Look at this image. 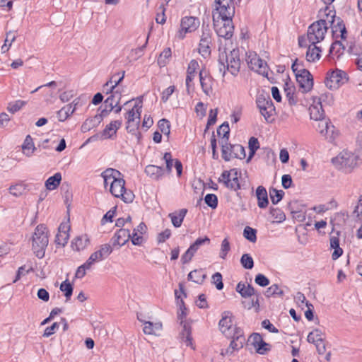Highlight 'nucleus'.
I'll list each match as a JSON object with an SVG mask.
<instances>
[{
    "label": "nucleus",
    "mask_w": 362,
    "mask_h": 362,
    "mask_svg": "<svg viewBox=\"0 0 362 362\" xmlns=\"http://www.w3.org/2000/svg\"><path fill=\"white\" fill-rule=\"evenodd\" d=\"M294 300L301 310H303L305 308H307L304 312L305 317H314V306L306 300L303 293L297 292L294 296Z\"/></svg>",
    "instance_id": "nucleus-19"
},
{
    "label": "nucleus",
    "mask_w": 362,
    "mask_h": 362,
    "mask_svg": "<svg viewBox=\"0 0 362 362\" xmlns=\"http://www.w3.org/2000/svg\"><path fill=\"white\" fill-rule=\"evenodd\" d=\"M240 51L238 49H233L228 56L226 69L233 76H237L240 71Z\"/></svg>",
    "instance_id": "nucleus-12"
},
{
    "label": "nucleus",
    "mask_w": 362,
    "mask_h": 362,
    "mask_svg": "<svg viewBox=\"0 0 362 362\" xmlns=\"http://www.w3.org/2000/svg\"><path fill=\"white\" fill-rule=\"evenodd\" d=\"M175 296L177 300V304L180 305V311L177 312V317H184L187 315V308L185 305L183 299L181 298L180 295L178 294L177 291H175Z\"/></svg>",
    "instance_id": "nucleus-54"
},
{
    "label": "nucleus",
    "mask_w": 362,
    "mask_h": 362,
    "mask_svg": "<svg viewBox=\"0 0 362 362\" xmlns=\"http://www.w3.org/2000/svg\"><path fill=\"white\" fill-rule=\"evenodd\" d=\"M297 204V201L291 202L288 204V208L291 210V213L293 214L294 218L303 221L305 219V212H303L301 210H298L296 207Z\"/></svg>",
    "instance_id": "nucleus-41"
},
{
    "label": "nucleus",
    "mask_w": 362,
    "mask_h": 362,
    "mask_svg": "<svg viewBox=\"0 0 362 362\" xmlns=\"http://www.w3.org/2000/svg\"><path fill=\"white\" fill-rule=\"evenodd\" d=\"M265 296L267 297L270 296H283L284 291L281 289L277 284H273L269 287L265 291Z\"/></svg>",
    "instance_id": "nucleus-48"
},
{
    "label": "nucleus",
    "mask_w": 362,
    "mask_h": 362,
    "mask_svg": "<svg viewBox=\"0 0 362 362\" xmlns=\"http://www.w3.org/2000/svg\"><path fill=\"white\" fill-rule=\"evenodd\" d=\"M180 325L182 326V330L179 334L180 340L184 342L187 346H190L192 349H194L190 323L182 319Z\"/></svg>",
    "instance_id": "nucleus-17"
},
{
    "label": "nucleus",
    "mask_w": 362,
    "mask_h": 362,
    "mask_svg": "<svg viewBox=\"0 0 362 362\" xmlns=\"http://www.w3.org/2000/svg\"><path fill=\"white\" fill-rule=\"evenodd\" d=\"M187 211V209H182L178 211L177 214L175 213L169 214L168 216L170 218L174 227L179 228L182 226Z\"/></svg>",
    "instance_id": "nucleus-30"
},
{
    "label": "nucleus",
    "mask_w": 362,
    "mask_h": 362,
    "mask_svg": "<svg viewBox=\"0 0 362 362\" xmlns=\"http://www.w3.org/2000/svg\"><path fill=\"white\" fill-rule=\"evenodd\" d=\"M158 127L162 134L167 136L168 138L169 137L170 134V123L167 119L163 118L160 119L158 122Z\"/></svg>",
    "instance_id": "nucleus-47"
},
{
    "label": "nucleus",
    "mask_w": 362,
    "mask_h": 362,
    "mask_svg": "<svg viewBox=\"0 0 362 362\" xmlns=\"http://www.w3.org/2000/svg\"><path fill=\"white\" fill-rule=\"evenodd\" d=\"M295 91H296V87L295 86H291V89L286 90L284 91L286 93V96L288 98V104L290 105H295L297 104V99L295 98Z\"/></svg>",
    "instance_id": "nucleus-59"
},
{
    "label": "nucleus",
    "mask_w": 362,
    "mask_h": 362,
    "mask_svg": "<svg viewBox=\"0 0 362 362\" xmlns=\"http://www.w3.org/2000/svg\"><path fill=\"white\" fill-rule=\"evenodd\" d=\"M206 278V274L202 269H194L187 275V279L198 284H202Z\"/></svg>",
    "instance_id": "nucleus-32"
},
{
    "label": "nucleus",
    "mask_w": 362,
    "mask_h": 362,
    "mask_svg": "<svg viewBox=\"0 0 362 362\" xmlns=\"http://www.w3.org/2000/svg\"><path fill=\"white\" fill-rule=\"evenodd\" d=\"M235 289L243 298L251 297L252 296L256 295L257 293L252 285L247 284V286H245V284L242 282H239L237 284Z\"/></svg>",
    "instance_id": "nucleus-28"
},
{
    "label": "nucleus",
    "mask_w": 362,
    "mask_h": 362,
    "mask_svg": "<svg viewBox=\"0 0 362 362\" xmlns=\"http://www.w3.org/2000/svg\"><path fill=\"white\" fill-rule=\"evenodd\" d=\"M210 242V238L205 235L204 237L198 238L192 244L190 245V247H192V250L193 249L197 252L201 246L205 244L209 245Z\"/></svg>",
    "instance_id": "nucleus-53"
},
{
    "label": "nucleus",
    "mask_w": 362,
    "mask_h": 362,
    "mask_svg": "<svg viewBox=\"0 0 362 362\" xmlns=\"http://www.w3.org/2000/svg\"><path fill=\"white\" fill-rule=\"evenodd\" d=\"M163 160L165 162V173L170 175L172 173L173 166H174L175 159L173 158L170 152H165L163 154Z\"/></svg>",
    "instance_id": "nucleus-46"
},
{
    "label": "nucleus",
    "mask_w": 362,
    "mask_h": 362,
    "mask_svg": "<svg viewBox=\"0 0 362 362\" xmlns=\"http://www.w3.org/2000/svg\"><path fill=\"white\" fill-rule=\"evenodd\" d=\"M199 63L196 59H192L188 64L185 80L187 87L186 90L188 94H189V83L194 80L197 69L199 68Z\"/></svg>",
    "instance_id": "nucleus-26"
},
{
    "label": "nucleus",
    "mask_w": 362,
    "mask_h": 362,
    "mask_svg": "<svg viewBox=\"0 0 362 362\" xmlns=\"http://www.w3.org/2000/svg\"><path fill=\"white\" fill-rule=\"evenodd\" d=\"M325 15L327 18L330 17V19H328V23H329V26L328 27L331 28L332 31L333 27L335 26V23L338 17L336 16V11L334 9L328 10L327 11L325 12Z\"/></svg>",
    "instance_id": "nucleus-61"
},
{
    "label": "nucleus",
    "mask_w": 362,
    "mask_h": 362,
    "mask_svg": "<svg viewBox=\"0 0 362 362\" xmlns=\"http://www.w3.org/2000/svg\"><path fill=\"white\" fill-rule=\"evenodd\" d=\"M62 181V175L60 173H56L52 176H50L45 181V187L49 190H54L57 189Z\"/></svg>",
    "instance_id": "nucleus-33"
},
{
    "label": "nucleus",
    "mask_w": 362,
    "mask_h": 362,
    "mask_svg": "<svg viewBox=\"0 0 362 362\" xmlns=\"http://www.w3.org/2000/svg\"><path fill=\"white\" fill-rule=\"evenodd\" d=\"M358 157L351 153L343 152L339 156L332 158V162L337 160L341 167L354 168L357 164Z\"/></svg>",
    "instance_id": "nucleus-15"
},
{
    "label": "nucleus",
    "mask_w": 362,
    "mask_h": 362,
    "mask_svg": "<svg viewBox=\"0 0 362 362\" xmlns=\"http://www.w3.org/2000/svg\"><path fill=\"white\" fill-rule=\"evenodd\" d=\"M214 21V26L216 30V34L218 37L225 38L226 40L230 39L233 35L234 31V25L233 24V20L223 21V24L221 27L217 28V24L216 23L215 18H213Z\"/></svg>",
    "instance_id": "nucleus-16"
},
{
    "label": "nucleus",
    "mask_w": 362,
    "mask_h": 362,
    "mask_svg": "<svg viewBox=\"0 0 362 362\" xmlns=\"http://www.w3.org/2000/svg\"><path fill=\"white\" fill-rule=\"evenodd\" d=\"M295 76L300 88L303 89V93H308L313 89L314 79L308 69L304 68L301 69L300 72L296 74Z\"/></svg>",
    "instance_id": "nucleus-8"
},
{
    "label": "nucleus",
    "mask_w": 362,
    "mask_h": 362,
    "mask_svg": "<svg viewBox=\"0 0 362 362\" xmlns=\"http://www.w3.org/2000/svg\"><path fill=\"white\" fill-rule=\"evenodd\" d=\"M199 20L198 18L193 16H185L181 20V29L179 30L178 37L183 39L187 33H191L195 30L199 25Z\"/></svg>",
    "instance_id": "nucleus-11"
},
{
    "label": "nucleus",
    "mask_w": 362,
    "mask_h": 362,
    "mask_svg": "<svg viewBox=\"0 0 362 362\" xmlns=\"http://www.w3.org/2000/svg\"><path fill=\"white\" fill-rule=\"evenodd\" d=\"M122 173L114 168H107L101 173V177L104 180V187L106 188L109 180H112L110 184V191H115V187H119L124 189L125 180L120 177Z\"/></svg>",
    "instance_id": "nucleus-7"
},
{
    "label": "nucleus",
    "mask_w": 362,
    "mask_h": 362,
    "mask_svg": "<svg viewBox=\"0 0 362 362\" xmlns=\"http://www.w3.org/2000/svg\"><path fill=\"white\" fill-rule=\"evenodd\" d=\"M319 105H311L310 107V119L314 120H320L321 122L325 117V111L323 108L320 109V106Z\"/></svg>",
    "instance_id": "nucleus-35"
},
{
    "label": "nucleus",
    "mask_w": 362,
    "mask_h": 362,
    "mask_svg": "<svg viewBox=\"0 0 362 362\" xmlns=\"http://www.w3.org/2000/svg\"><path fill=\"white\" fill-rule=\"evenodd\" d=\"M60 290L64 293L66 297V301H69L73 294L74 286L68 279L62 281L60 285Z\"/></svg>",
    "instance_id": "nucleus-38"
},
{
    "label": "nucleus",
    "mask_w": 362,
    "mask_h": 362,
    "mask_svg": "<svg viewBox=\"0 0 362 362\" xmlns=\"http://www.w3.org/2000/svg\"><path fill=\"white\" fill-rule=\"evenodd\" d=\"M195 253L196 251L193 249L192 250V247L189 246L181 257L182 263L183 264L189 263L192 260Z\"/></svg>",
    "instance_id": "nucleus-62"
},
{
    "label": "nucleus",
    "mask_w": 362,
    "mask_h": 362,
    "mask_svg": "<svg viewBox=\"0 0 362 362\" xmlns=\"http://www.w3.org/2000/svg\"><path fill=\"white\" fill-rule=\"evenodd\" d=\"M322 332L319 329H315L308 335L307 340L309 343L315 344L320 341H322Z\"/></svg>",
    "instance_id": "nucleus-49"
},
{
    "label": "nucleus",
    "mask_w": 362,
    "mask_h": 362,
    "mask_svg": "<svg viewBox=\"0 0 362 362\" xmlns=\"http://www.w3.org/2000/svg\"><path fill=\"white\" fill-rule=\"evenodd\" d=\"M89 238L87 235L83 236H77L71 241V247L73 250L80 251L83 250L89 244Z\"/></svg>",
    "instance_id": "nucleus-31"
},
{
    "label": "nucleus",
    "mask_w": 362,
    "mask_h": 362,
    "mask_svg": "<svg viewBox=\"0 0 362 362\" xmlns=\"http://www.w3.org/2000/svg\"><path fill=\"white\" fill-rule=\"evenodd\" d=\"M226 154L228 159L224 160L225 161L230 160L231 158L238 159H244L246 156L245 148L240 144H231L227 142Z\"/></svg>",
    "instance_id": "nucleus-18"
},
{
    "label": "nucleus",
    "mask_w": 362,
    "mask_h": 362,
    "mask_svg": "<svg viewBox=\"0 0 362 362\" xmlns=\"http://www.w3.org/2000/svg\"><path fill=\"white\" fill-rule=\"evenodd\" d=\"M199 77L202 91L209 96L213 90L214 78L205 68H202L200 70Z\"/></svg>",
    "instance_id": "nucleus-13"
},
{
    "label": "nucleus",
    "mask_w": 362,
    "mask_h": 362,
    "mask_svg": "<svg viewBox=\"0 0 362 362\" xmlns=\"http://www.w3.org/2000/svg\"><path fill=\"white\" fill-rule=\"evenodd\" d=\"M145 173L154 180H160L165 175V170L163 166L156 165H148L145 168Z\"/></svg>",
    "instance_id": "nucleus-24"
},
{
    "label": "nucleus",
    "mask_w": 362,
    "mask_h": 362,
    "mask_svg": "<svg viewBox=\"0 0 362 362\" xmlns=\"http://www.w3.org/2000/svg\"><path fill=\"white\" fill-rule=\"evenodd\" d=\"M103 120H100L96 115L93 118H88L82 124L81 130L82 132H87L91 129L97 127Z\"/></svg>",
    "instance_id": "nucleus-36"
},
{
    "label": "nucleus",
    "mask_w": 362,
    "mask_h": 362,
    "mask_svg": "<svg viewBox=\"0 0 362 362\" xmlns=\"http://www.w3.org/2000/svg\"><path fill=\"white\" fill-rule=\"evenodd\" d=\"M313 103H317L319 106H320V109H322V107L323 106V103L325 105H327L329 106H331L334 104V97L332 93H325L322 94L318 98H313Z\"/></svg>",
    "instance_id": "nucleus-34"
},
{
    "label": "nucleus",
    "mask_w": 362,
    "mask_h": 362,
    "mask_svg": "<svg viewBox=\"0 0 362 362\" xmlns=\"http://www.w3.org/2000/svg\"><path fill=\"white\" fill-rule=\"evenodd\" d=\"M71 228L68 223H62L58 228V233L55 236L54 242L57 245L64 247L69 238V231Z\"/></svg>",
    "instance_id": "nucleus-21"
},
{
    "label": "nucleus",
    "mask_w": 362,
    "mask_h": 362,
    "mask_svg": "<svg viewBox=\"0 0 362 362\" xmlns=\"http://www.w3.org/2000/svg\"><path fill=\"white\" fill-rule=\"evenodd\" d=\"M22 148L25 151L27 156H30L34 151L36 149L35 147L33 138L30 135H27L24 142L22 145Z\"/></svg>",
    "instance_id": "nucleus-39"
},
{
    "label": "nucleus",
    "mask_w": 362,
    "mask_h": 362,
    "mask_svg": "<svg viewBox=\"0 0 362 362\" xmlns=\"http://www.w3.org/2000/svg\"><path fill=\"white\" fill-rule=\"evenodd\" d=\"M233 3H222L221 5H216V8L213 11V16L214 12L218 13L219 17L223 21L233 20L235 16V7L230 8Z\"/></svg>",
    "instance_id": "nucleus-14"
},
{
    "label": "nucleus",
    "mask_w": 362,
    "mask_h": 362,
    "mask_svg": "<svg viewBox=\"0 0 362 362\" xmlns=\"http://www.w3.org/2000/svg\"><path fill=\"white\" fill-rule=\"evenodd\" d=\"M117 206H114L109 210L103 217L101 224L104 225L106 222H112L113 218L116 213Z\"/></svg>",
    "instance_id": "nucleus-64"
},
{
    "label": "nucleus",
    "mask_w": 362,
    "mask_h": 362,
    "mask_svg": "<svg viewBox=\"0 0 362 362\" xmlns=\"http://www.w3.org/2000/svg\"><path fill=\"white\" fill-rule=\"evenodd\" d=\"M139 321L143 324V331L145 334H154L159 335L160 332L163 329V324L159 320L145 321L142 318H138Z\"/></svg>",
    "instance_id": "nucleus-22"
},
{
    "label": "nucleus",
    "mask_w": 362,
    "mask_h": 362,
    "mask_svg": "<svg viewBox=\"0 0 362 362\" xmlns=\"http://www.w3.org/2000/svg\"><path fill=\"white\" fill-rule=\"evenodd\" d=\"M269 213L274 218L277 220L278 223H281L286 219L284 212L279 208L271 207Z\"/></svg>",
    "instance_id": "nucleus-50"
},
{
    "label": "nucleus",
    "mask_w": 362,
    "mask_h": 362,
    "mask_svg": "<svg viewBox=\"0 0 362 362\" xmlns=\"http://www.w3.org/2000/svg\"><path fill=\"white\" fill-rule=\"evenodd\" d=\"M319 127H322V129L320 130V134L325 136L327 139L332 141L335 139L334 136V129L335 127L333 124H332L331 122L329 121H322L319 124Z\"/></svg>",
    "instance_id": "nucleus-27"
},
{
    "label": "nucleus",
    "mask_w": 362,
    "mask_h": 362,
    "mask_svg": "<svg viewBox=\"0 0 362 362\" xmlns=\"http://www.w3.org/2000/svg\"><path fill=\"white\" fill-rule=\"evenodd\" d=\"M249 60L247 61L249 68L257 72L259 74L262 75L264 77H267L269 81L270 79L268 77V69L269 66L267 63L262 59L257 54H255L253 56L250 55L248 57Z\"/></svg>",
    "instance_id": "nucleus-9"
},
{
    "label": "nucleus",
    "mask_w": 362,
    "mask_h": 362,
    "mask_svg": "<svg viewBox=\"0 0 362 362\" xmlns=\"http://www.w3.org/2000/svg\"><path fill=\"white\" fill-rule=\"evenodd\" d=\"M211 40H200L199 45V52L204 58L210 56Z\"/></svg>",
    "instance_id": "nucleus-40"
},
{
    "label": "nucleus",
    "mask_w": 362,
    "mask_h": 362,
    "mask_svg": "<svg viewBox=\"0 0 362 362\" xmlns=\"http://www.w3.org/2000/svg\"><path fill=\"white\" fill-rule=\"evenodd\" d=\"M122 121L121 119L112 121L100 132V139H112L116 136L117 131L121 127Z\"/></svg>",
    "instance_id": "nucleus-23"
},
{
    "label": "nucleus",
    "mask_w": 362,
    "mask_h": 362,
    "mask_svg": "<svg viewBox=\"0 0 362 362\" xmlns=\"http://www.w3.org/2000/svg\"><path fill=\"white\" fill-rule=\"evenodd\" d=\"M172 55V51L170 47L164 49V50L160 54L158 59V63L161 66H164L166 64V59H169Z\"/></svg>",
    "instance_id": "nucleus-57"
},
{
    "label": "nucleus",
    "mask_w": 362,
    "mask_h": 362,
    "mask_svg": "<svg viewBox=\"0 0 362 362\" xmlns=\"http://www.w3.org/2000/svg\"><path fill=\"white\" fill-rule=\"evenodd\" d=\"M8 190L12 195L18 197L24 194L26 192L27 189L26 185L25 184H23V182H20L16 185H11Z\"/></svg>",
    "instance_id": "nucleus-43"
},
{
    "label": "nucleus",
    "mask_w": 362,
    "mask_h": 362,
    "mask_svg": "<svg viewBox=\"0 0 362 362\" xmlns=\"http://www.w3.org/2000/svg\"><path fill=\"white\" fill-rule=\"evenodd\" d=\"M124 74L125 71H123L122 72V75L119 76V79L117 81H115V84H113L109 89L107 90L106 94L110 93V95L107 97L104 101V108L101 110L100 113L96 115V117L100 120H103L104 117L108 116L109 114L114 110L113 101L116 95L119 93L117 90H115L116 87L123 81Z\"/></svg>",
    "instance_id": "nucleus-5"
},
{
    "label": "nucleus",
    "mask_w": 362,
    "mask_h": 362,
    "mask_svg": "<svg viewBox=\"0 0 362 362\" xmlns=\"http://www.w3.org/2000/svg\"><path fill=\"white\" fill-rule=\"evenodd\" d=\"M217 134L220 137L219 144L221 146L222 158L223 160L228 159L226 150L227 149L226 145L227 142L229 141L230 137V127L228 122H224L218 127Z\"/></svg>",
    "instance_id": "nucleus-10"
},
{
    "label": "nucleus",
    "mask_w": 362,
    "mask_h": 362,
    "mask_svg": "<svg viewBox=\"0 0 362 362\" xmlns=\"http://www.w3.org/2000/svg\"><path fill=\"white\" fill-rule=\"evenodd\" d=\"M130 230L128 228H119L111 239L112 247L124 245L130 238Z\"/></svg>",
    "instance_id": "nucleus-20"
},
{
    "label": "nucleus",
    "mask_w": 362,
    "mask_h": 362,
    "mask_svg": "<svg viewBox=\"0 0 362 362\" xmlns=\"http://www.w3.org/2000/svg\"><path fill=\"white\" fill-rule=\"evenodd\" d=\"M212 282L215 284L217 290H222L223 288V276L220 272H216L212 275Z\"/></svg>",
    "instance_id": "nucleus-58"
},
{
    "label": "nucleus",
    "mask_w": 362,
    "mask_h": 362,
    "mask_svg": "<svg viewBox=\"0 0 362 362\" xmlns=\"http://www.w3.org/2000/svg\"><path fill=\"white\" fill-rule=\"evenodd\" d=\"M48 233V228L45 224H39L35 229L32 237V249L38 258L45 256L49 243Z\"/></svg>",
    "instance_id": "nucleus-2"
},
{
    "label": "nucleus",
    "mask_w": 362,
    "mask_h": 362,
    "mask_svg": "<svg viewBox=\"0 0 362 362\" xmlns=\"http://www.w3.org/2000/svg\"><path fill=\"white\" fill-rule=\"evenodd\" d=\"M255 196L257 199V206L260 209H266L269 205L268 194L264 186H258L256 189Z\"/></svg>",
    "instance_id": "nucleus-25"
},
{
    "label": "nucleus",
    "mask_w": 362,
    "mask_h": 362,
    "mask_svg": "<svg viewBox=\"0 0 362 362\" xmlns=\"http://www.w3.org/2000/svg\"><path fill=\"white\" fill-rule=\"evenodd\" d=\"M218 182H223L227 188H234L231 184L230 171L224 170L218 178Z\"/></svg>",
    "instance_id": "nucleus-52"
},
{
    "label": "nucleus",
    "mask_w": 362,
    "mask_h": 362,
    "mask_svg": "<svg viewBox=\"0 0 362 362\" xmlns=\"http://www.w3.org/2000/svg\"><path fill=\"white\" fill-rule=\"evenodd\" d=\"M329 27L327 20L320 19L310 24L308 28V40L311 45H316L325 39Z\"/></svg>",
    "instance_id": "nucleus-3"
},
{
    "label": "nucleus",
    "mask_w": 362,
    "mask_h": 362,
    "mask_svg": "<svg viewBox=\"0 0 362 362\" xmlns=\"http://www.w3.org/2000/svg\"><path fill=\"white\" fill-rule=\"evenodd\" d=\"M242 267L245 269H252L254 267V260L251 255L244 253L240 259Z\"/></svg>",
    "instance_id": "nucleus-44"
},
{
    "label": "nucleus",
    "mask_w": 362,
    "mask_h": 362,
    "mask_svg": "<svg viewBox=\"0 0 362 362\" xmlns=\"http://www.w3.org/2000/svg\"><path fill=\"white\" fill-rule=\"evenodd\" d=\"M204 202L208 206L212 209H215L217 208L218 204V197L214 194H207L204 197Z\"/></svg>",
    "instance_id": "nucleus-51"
},
{
    "label": "nucleus",
    "mask_w": 362,
    "mask_h": 362,
    "mask_svg": "<svg viewBox=\"0 0 362 362\" xmlns=\"http://www.w3.org/2000/svg\"><path fill=\"white\" fill-rule=\"evenodd\" d=\"M285 192L282 189H277L273 187L269 188V197L274 205L277 204L284 197Z\"/></svg>",
    "instance_id": "nucleus-37"
},
{
    "label": "nucleus",
    "mask_w": 362,
    "mask_h": 362,
    "mask_svg": "<svg viewBox=\"0 0 362 362\" xmlns=\"http://www.w3.org/2000/svg\"><path fill=\"white\" fill-rule=\"evenodd\" d=\"M255 282L261 287H266L269 284L270 281L265 275L259 273L255 276Z\"/></svg>",
    "instance_id": "nucleus-60"
},
{
    "label": "nucleus",
    "mask_w": 362,
    "mask_h": 362,
    "mask_svg": "<svg viewBox=\"0 0 362 362\" xmlns=\"http://www.w3.org/2000/svg\"><path fill=\"white\" fill-rule=\"evenodd\" d=\"M221 332L227 337L232 339L229 347L226 349V354H232L234 351L243 346L245 339L243 331L237 327L233 318H221L218 323Z\"/></svg>",
    "instance_id": "nucleus-1"
},
{
    "label": "nucleus",
    "mask_w": 362,
    "mask_h": 362,
    "mask_svg": "<svg viewBox=\"0 0 362 362\" xmlns=\"http://www.w3.org/2000/svg\"><path fill=\"white\" fill-rule=\"evenodd\" d=\"M26 104V102L21 100H18L15 101L14 103H8V106L7 107V110L11 112L15 113L20 110Z\"/></svg>",
    "instance_id": "nucleus-55"
},
{
    "label": "nucleus",
    "mask_w": 362,
    "mask_h": 362,
    "mask_svg": "<svg viewBox=\"0 0 362 362\" xmlns=\"http://www.w3.org/2000/svg\"><path fill=\"white\" fill-rule=\"evenodd\" d=\"M97 252H98L99 257L104 259L112 252V247L109 244L102 245L100 249Z\"/></svg>",
    "instance_id": "nucleus-56"
},
{
    "label": "nucleus",
    "mask_w": 362,
    "mask_h": 362,
    "mask_svg": "<svg viewBox=\"0 0 362 362\" xmlns=\"http://www.w3.org/2000/svg\"><path fill=\"white\" fill-rule=\"evenodd\" d=\"M349 77L346 71L339 69L329 70L325 79V86L330 90H337L348 82Z\"/></svg>",
    "instance_id": "nucleus-6"
},
{
    "label": "nucleus",
    "mask_w": 362,
    "mask_h": 362,
    "mask_svg": "<svg viewBox=\"0 0 362 362\" xmlns=\"http://www.w3.org/2000/svg\"><path fill=\"white\" fill-rule=\"evenodd\" d=\"M256 104L260 114L264 117L266 122L271 123L273 119H270V118L276 113V108L270 95L264 93V91L258 93L256 98Z\"/></svg>",
    "instance_id": "nucleus-4"
},
{
    "label": "nucleus",
    "mask_w": 362,
    "mask_h": 362,
    "mask_svg": "<svg viewBox=\"0 0 362 362\" xmlns=\"http://www.w3.org/2000/svg\"><path fill=\"white\" fill-rule=\"evenodd\" d=\"M119 191L117 192H119V194L118 195L117 198H121V199L124 203H132L134 199V194L132 191L127 190L126 187H124V189H121L119 187Z\"/></svg>",
    "instance_id": "nucleus-42"
},
{
    "label": "nucleus",
    "mask_w": 362,
    "mask_h": 362,
    "mask_svg": "<svg viewBox=\"0 0 362 362\" xmlns=\"http://www.w3.org/2000/svg\"><path fill=\"white\" fill-rule=\"evenodd\" d=\"M313 45V47H311V45H309L306 52V59L309 62H315V61L319 60L321 57V47L316 46L315 45Z\"/></svg>",
    "instance_id": "nucleus-29"
},
{
    "label": "nucleus",
    "mask_w": 362,
    "mask_h": 362,
    "mask_svg": "<svg viewBox=\"0 0 362 362\" xmlns=\"http://www.w3.org/2000/svg\"><path fill=\"white\" fill-rule=\"evenodd\" d=\"M257 230L250 227L245 226L243 230L244 238L251 243H255L257 241Z\"/></svg>",
    "instance_id": "nucleus-45"
},
{
    "label": "nucleus",
    "mask_w": 362,
    "mask_h": 362,
    "mask_svg": "<svg viewBox=\"0 0 362 362\" xmlns=\"http://www.w3.org/2000/svg\"><path fill=\"white\" fill-rule=\"evenodd\" d=\"M221 252H220V257L222 259H225L228 252L230 250V245L228 240L227 238H225L223 240L221 245Z\"/></svg>",
    "instance_id": "nucleus-63"
}]
</instances>
